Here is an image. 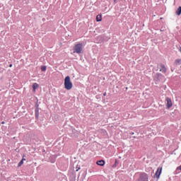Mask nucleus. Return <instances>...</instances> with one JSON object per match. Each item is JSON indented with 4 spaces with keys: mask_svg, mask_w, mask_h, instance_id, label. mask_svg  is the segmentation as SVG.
I'll use <instances>...</instances> for the list:
<instances>
[{
    "mask_svg": "<svg viewBox=\"0 0 181 181\" xmlns=\"http://www.w3.org/2000/svg\"><path fill=\"white\" fill-rule=\"evenodd\" d=\"M64 88L65 89L70 90L73 88V83L70 79V76H66L64 79Z\"/></svg>",
    "mask_w": 181,
    "mask_h": 181,
    "instance_id": "1",
    "label": "nucleus"
},
{
    "mask_svg": "<svg viewBox=\"0 0 181 181\" xmlns=\"http://www.w3.org/2000/svg\"><path fill=\"white\" fill-rule=\"evenodd\" d=\"M74 50V53L81 54L83 50V45L81 43L75 45Z\"/></svg>",
    "mask_w": 181,
    "mask_h": 181,
    "instance_id": "2",
    "label": "nucleus"
},
{
    "mask_svg": "<svg viewBox=\"0 0 181 181\" xmlns=\"http://www.w3.org/2000/svg\"><path fill=\"white\" fill-rule=\"evenodd\" d=\"M159 71L163 73V74H166L167 73V68L165 65L163 63H160L159 65Z\"/></svg>",
    "mask_w": 181,
    "mask_h": 181,
    "instance_id": "3",
    "label": "nucleus"
},
{
    "mask_svg": "<svg viewBox=\"0 0 181 181\" xmlns=\"http://www.w3.org/2000/svg\"><path fill=\"white\" fill-rule=\"evenodd\" d=\"M167 103H166V107L168 109H170L173 107V101L172 99L170 98H166L165 99Z\"/></svg>",
    "mask_w": 181,
    "mask_h": 181,
    "instance_id": "4",
    "label": "nucleus"
},
{
    "mask_svg": "<svg viewBox=\"0 0 181 181\" xmlns=\"http://www.w3.org/2000/svg\"><path fill=\"white\" fill-rule=\"evenodd\" d=\"M162 170H163V168L162 167H158L157 168V170L156 171V173H155V176L156 177L157 179H159L160 178V176L162 173Z\"/></svg>",
    "mask_w": 181,
    "mask_h": 181,
    "instance_id": "5",
    "label": "nucleus"
},
{
    "mask_svg": "<svg viewBox=\"0 0 181 181\" xmlns=\"http://www.w3.org/2000/svg\"><path fill=\"white\" fill-rule=\"evenodd\" d=\"M148 175L145 173H143L140 175V179H141L144 181H147L148 180Z\"/></svg>",
    "mask_w": 181,
    "mask_h": 181,
    "instance_id": "6",
    "label": "nucleus"
},
{
    "mask_svg": "<svg viewBox=\"0 0 181 181\" xmlns=\"http://www.w3.org/2000/svg\"><path fill=\"white\" fill-rule=\"evenodd\" d=\"M39 88V84L37 83H35L33 84V92L35 93L36 89Z\"/></svg>",
    "mask_w": 181,
    "mask_h": 181,
    "instance_id": "7",
    "label": "nucleus"
},
{
    "mask_svg": "<svg viewBox=\"0 0 181 181\" xmlns=\"http://www.w3.org/2000/svg\"><path fill=\"white\" fill-rule=\"evenodd\" d=\"M96 164L99 166H104L105 165V161L103 160H100L96 162Z\"/></svg>",
    "mask_w": 181,
    "mask_h": 181,
    "instance_id": "8",
    "label": "nucleus"
},
{
    "mask_svg": "<svg viewBox=\"0 0 181 181\" xmlns=\"http://www.w3.org/2000/svg\"><path fill=\"white\" fill-rule=\"evenodd\" d=\"M175 65L178 66L181 65V59H177L174 62Z\"/></svg>",
    "mask_w": 181,
    "mask_h": 181,
    "instance_id": "9",
    "label": "nucleus"
},
{
    "mask_svg": "<svg viewBox=\"0 0 181 181\" xmlns=\"http://www.w3.org/2000/svg\"><path fill=\"white\" fill-rule=\"evenodd\" d=\"M181 14V6H179V8L176 11V15L180 16Z\"/></svg>",
    "mask_w": 181,
    "mask_h": 181,
    "instance_id": "10",
    "label": "nucleus"
},
{
    "mask_svg": "<svg viewBox=\"0 0 181 181\" xmlns=\"http://www.w3.org/2000/svg\"><path fill=\"white\" fill-rule=\"evenodd\" d=\"M96 21L98 22H101L102 21V15H98L96 17Z\"/></svg>",
    "mask_w": 181,
    "mask_h": 181,
    "instance_id": "11",
    "label": "nucleus"
},
{
    "mask_svg": "<svg viewBox=\"0 0 181 181\" xmlns=\"http://www.w3.org/2000/svg\"><path fill=\"white\" fill-rule=\"evenodd\" d=\"M46 70H47V66H41L42 71H46Z\"/></svg>",
    "mask_w": 181,
    "mask_h": 181,
    "instance_id": "12",
    "label": "nucleus"
},
{
    "mask_svg": "<svg viewBox=\"0 0 181 181\" xmlns=\"http://www.w3.org/2000/svg\"><path fill=\"white\" fill-rule=\"evenodd\" d=\"M23 165V161L21 160V161H20V162L18 163V167H21Z\"/></svg>",
    "mask_w": 181,
    "mask_h": 181,
    "instance_id": "13",
    "label": "nucleus"
},
{
    "mask_svg": "<svg viewBox=\"0 0 181 181\" xmlns=\"http://www.w3.org/2000/svg\"><path fill=\"white\" fill-rule=\"evenodd\" d=\"M179 170L181 171V165L178 166V167L176 168V171H179Z\"/></svg>",
    "mask_w": 181,
    "mask_h": 181,
    "instance_id": "14",
    "label": "nucleus"
},
{
    "mask_svg": "<svg viewBox=\"0 0 181 181\" xmlns=\"http://www.w3.org/2000/svg\"><path fill=\"white\" fill-rule=\"evenodd\" d=\"M25 160H26L25 158H22V159H21V161H23H23H25Z\"/></svg>",
    "mask_w": 181,
    "mask_h": 181,
    "instance_id": "15",
    "label": "nucleus"
},
{
    "mask_svg": "<svg viewBox=\"0 0 181 181\" xmlns=\"http://www.w3.org/2000/svg\"><path fill=\"white\" fill-rule=\"evenodd\" d=\"M12 66H13V64H10V67H12Z\"/></svg>",
    "mask_w": 181,
    "mask_h": 181,
    "instance_id": "16",
    "label": "nucleus"
},
{
    "mask_svg": "<svg viewBox=\"0 0 181 181\" xmlns=\"http://www.w3.org/2000/svg\"><path fill=\"white\" fill-rule=\"evenodd\" d=\"M106 95H107V93H104V96H105Z\"/></svg>",
    "mask_w": 181,
    "mask_h": 181,
    "instance_id": "17",
    "label": "nucleus"
},
{
    "mask_svg": "<svg viewBox=\"0 0 181 181\" xmlns=\"http://www.w3.org/2000/svg\"><path fill=\"white\" fill-rule=\"evenodd\" d=\"M1 124H5V122H2Z\"/></svg>",
    "mask_w": 181,
    "mask_h": 181,
    "instance_id": "18",
    "label": "nucleus"
},
{
    "mask_svg": "<svg viewBox=\"0 0 181 181\" xmlns=\"http://www.w3.org/2000/svg\"><path fill=\"white\" fill-rule=\"evenodd\" d=\"M80 170V168L76 170V172H78V170Z\"/></svg>",
    "mask_w": 181,
    "mask_h": 181,
    "instance_id": "19",
    "label": "nucleus"
},
{
    "mask_svg": "<svg viewBox=\"0 0 181 181\" xmlns=\"http://www.w3.org/2000/svg\"><path fill=\"white\" fill-rule=\"evenodd\" d=\"M114 2H115V3H116V2H117V0H114Z\"/></svg>",
    "mask_w": 181,
    "mask_h": 181,
    "instance_id": "20",
    "label": "nucleus"
},
{
    "mask_svg": "<svg viewBox=\"0 0 181 181\" xmlns=\"http://www.w3.org/2000/svg\"><path fill=\"white\" fill-rule=\"evenodd\" d=\"M180 52H181V47L180 48Z\"/></svg>",
    "mask_w": 181,
    "mask_h": 181,
    "instance_id": "21",
    "label": "nucleus"
}]
</instances>
